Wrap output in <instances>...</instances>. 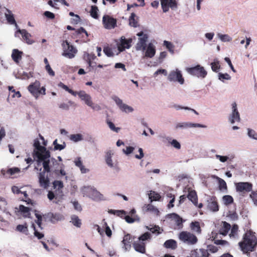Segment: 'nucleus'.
<instances>
[{
  "instance_id": "61",
  "label": "nucleus",
  "mask_w": 257,
  "mask_h": 257,
  "mask_svg": "<svg viewBox=\"0 0 257 257\" xmlns=\"http://www.w3.org/2000/svg\"><path fill=\"white\" fill-rule=\"evenodd\" d=\"M124 218L125 221L128 223H132L136 220H139V218L137 215H135L134 217H131L129 215H126Z\"/></svg>"
},
{
  "instance_id": "11",
  "label": "nucleus",
  "mask_w": 257,
  "mask_h": 257,
  "mask_svg": "<svg viewBox=\"0 0 257 257\" xmlns=\"http://www.w3.org/2000/svg\"><path fill=\"white\" fill-rule=\"evenodd\" d=\"M111 98L122 112L130 113L134 111V109L133 107L123 103L122 100L117 96L113 95L111 96Z\"/></svg>"
},
{
  "instance_id": "3",
  "label": "nucleus",
  "mask_w": 257,
  "mask_h": 257,
  "mask_svg": "<svg viewBox=\"0 0 257 257\" xmlns=\"http://www.w3.org/2000/svg\"><path fill=\"white\" fill-rule=\"evenodd\" d=\"M81 192L83 196H86L94 201L105 200L104 196L92 186H84L81 188Z\"/></svg>"
},
{
  "instance_id": "33",
  "label": "nucleus",
  "mask_w": 257,
  "mask_h": 257,
  "mask_svg": "<svg viewBox=\"0 0 257 257\" xmlns=\"http://www.w3.org/2000/svg\"><path fill=\"white\" fill-rule=\"evenodd\" d=\"M22 52L18 49H14L12 54V58L13 60L16 63H18L21 58V54Z\"/></svg>"
},
{
  "instance_id": "29",
  "label": "nucleus",
  "mask_w": 257,
  "mask_h": 257,
  "mask_svg": "<svg viewBox=\"0 0 257 257\" xmlns=\"http://www.w3.org/2000/svg\"><path fill=\"white\" fill-rule=\"evenodd\" d=\"M5 17L7 21L10 24L15 25L16 28L18 29V26L16 22L14 16L11 11L7 9V12L5 13Z\"/></svg>"
},
{
  "instance_id": "32",
  "label": "nucleus",
  "mask_w": 257,
  "mask_h": 257,
  "mask_svg": "<svg viewBox=\"0 0 257 257\" xmlns=\"http://www.w3.org/2000/svg\"><path fill=\"white\" fill-rule=\"evenodd\" d=\"M222 225L220 229V233L226 235L230 229V225L226 222H222Z\"/></svg>"
},
{
  "instance_id": "40",
  "label": "nucleus",
  "mask_w": 257,
  "mask_h": 257,
  "mask_svg": "<svg viewBox=\"0 0 257 257\" xmlns=\"http://www.w3.org/2000/svg\"><path fill=\"white\" fill-rule=\"evenodd\" d=\"M137 16L134 13H132L129 18V24L130 25L136 28L138 27V22L137 21Z\"/></svg>"
},
{
  "instance_id": "53",
  "label": "nucleus",
  "mask_w": 257,
  "mask_h": 257,
  "mask_svg": "<svg viewBox=\"0 0 257 257\" xmlns=\"http://www.w3.org/2000/svg\"><path fill=\"white\" fill-rule=\"evenodd\" d=\"M98 11V9L96 6H91V10L90 12L91 16L94 19H97L98 17V14H97Z\"/></svg>"
},
{
  "instance_id": "9",
  "label": "nucleus",
  "mask_w": 257,
  "mask_h": 257,
  "mask_svg": "<svg viewBox=\"0 0 257 257\" xmlns=\"http://www.w3.org/2000/svg\"><path fill=\"white\" fill-rule=\"evenodd\" d=\"M179 238L181 241L188 245H194L198 241L196 235L186 231L181 232L179 234Z\"/></svg>"
},
{
  "instance_id": "55",
  "label": "nucleus",
  "mask_w": 257,
  "mask_h": 257,
  "mask_svg": "<svg viewBox=\"0 0 257 257\" xmlns=\"http://www.w3.org/2000/svg\"><path fill=\"white\" fill-rule=\"evenodd\" d=\"M238 226L237 225H233L231 229V232L229 234L230 237L235 238L237 236Z\"/></svg>"
},
{
  "instance_id": "49",
  "label": "nucleus",
  "mask_w": 257,
  "mask_h": 257,
  "mask_svg": "<svg viewBox=\"0 0 257 257\" xmlns=\"http://www.w3.org/2000/svg\"><path fill=\"white\" fill-rule=\"evenodd\" d=\"M222 201L224 204L228 205L231 204L233 201L232 197L230 195H224L222 197Z\"/></svg>"
},
{
  "instance_id": "38",
  "label": "nucleus",
  "mask_w": 257,
  "mask_h": 257,
  "mask_svg": "<svg viewBox=\"0 0 257 257\" xmlns=\"http://www.w3.org/2000/svg\"><path fill=\"white\" fill-rule=\"evenodd\" d=\"M190 228L191 230L198 233H200L201 230L200 226V224L198 222H192L190 224Z\"/></svg>"
},
{
  "instance_id": "6",
  "label": "nucleus",
  "mask_w": 257,
  "mask_h": 257,
  "mask_svg": "<svg viewBox=\"0 0 257 257\" xmlns=\"http://www.w3.org/2000/svg\"><path fill=\"white\" fill-rule=\"evenodd\" d=\"M77 95L79 96L82 101H83L87 106L90 107L93 110L99 111L101 109V107L98 104L93 102L91 96L84 91L81 90L77 92Z\"/></svg>"
},
{
  "instance_id": "16",
  "label": "nucleus",
  "mask_w": 257,
  "mask_h": 257,
  "mask_svg": "<svg viewBox=\"0 0 257 257\" xmlns=\"http://www.w3.org/2000/svg\"><path fill=\"white\" fill-rule=\"evenodd\" d=\"M161 4L164 13L168 12L170 8L175 10L177 8V3L176 0H161Z\"/></svg>"
},
{
  "instance_id": "59",
  "label": "nucleus",
  "mask_w": 257,
  "mask_h": 257,
  "mask_svg": "<svg viewBox=\"0 0 257 257\" xmlns=\"http://www.w3.org/2000/svg\"><path fill=\"white\" fill-rule=\"evenodd\" d=\"M218 79L220 81L224 82V80H230L231 79V77L227 73H218Z\"/></svg>"
},
{
  "instance_id": "22",
  "label": "nucleus",
  "mask_w": 257,
  "mask_h": 257,
  "mask_svg": "<svg viewBox=\"0 0 257 257\" xmlns=\"http://www.w3.org/2000/svg\"><path fill=\"white\" fill-rule=\"evenodd\" d=\"M156 47L152 43H149L146 47V49L144 51H142L144 53V58H153L156 54Z\"/></svg>"
},
{
  "instance_id": "28",
  "label": "nucleus",
  "mask_w": 257,
  "mask_h": 257,
  "mask_svg": "<svg viewBox=\"0 0 257 257\" xmlns=\"http://www.w3.org/2000/svg\"><path fill=\"white\" fill-rule=\"evenodd\" d=\"M48 216L50 218V221L53 223H55L58 221H61L64 219V216L58 213H49L48 214Z\"/></svg>"
},
{
  "instance_id": "25",
  "label": "nucleus",
  "mask_w": 257,
  "mask_h": 257,
  "mask_svg": "<svg viewBox=\"0 0 257 257\" xmlns=\"http://www.w3.org/2000/svg\"><path fill=\"white\" fill-rule=\"evenodd\" d=\"M17 33H20L24 40L25 41L26 43L28 44V45H32L35 42L34 40L30 39L31 37V35L26 30L23 29H18L17 31L15 33V36L17 37Z\"/></svg>"
},
{
  "instance_id": "51",
  "label": "nucleus",
  "mask_w": 257,
  "mask_h": 257,
  "mask_svg": "<svg viewBox=\"0 0 257 257\" xmlns=\"http://www.w3.org/2000/svg\"><path fill=\"white\" fill-rule=\"evenodd\" d=\"M145 208L147 211L153 212L157 215H158L159 213L158 209L152 204L146 205Z\"/></svg>"
},
{
  "instance_id": "2",
  "label": "nucleus",
  "mask_w": 257,
  "mask_h": 257,
  "mask_svg": "<svg viewBox=\"0 0 257 257\" xmlns=\"http://www.w3.org/2000/svg\"><path fill=\"white\" fill-rule=\"evenodd\" d=\"M257 244V239L251 231H247L243 238V241L239 243L240 247L244 252L252 251Z\"/></svg>"
},
{
  "instance_id": "57",
  "label": "nucleus",
  "mask_w": 257,
  "mask_h": 257,
  "mask_svg": "<svg viewBox=\"0 0 257 257\" xmlns=\"http://www.w3.org/2000/svg\"><path fill=\"white\" fill-rule=\"evenodd\" d=\"M8 203L6 199L4 197H0V210L2 211H6V207L7 206Z\"/></svg>"
},
{
  "instance_id": "12",
  "label": "nucleus",
  "mask_w": 257,
  "mask_h": 257,
  "mask_svg": "<svg viewBox=\"0 0 257 257\" xmlns=\"http://www.w3.org/2000/svg\"><path fill=\"white\" fill-rule=\"evenodd\" d=\"M35 214L36 216V217L37 218V220H36V223H37V225L38 226V228H36L35 227V225L34 223L32 224V227L33 228L34 230V235L35 237H36L38 239H40L42 238L44 235L42 232H41L39 231V228H40L41 230L42 229V227H41V224H42V215L40 214L37 210L35 211Z\"/></svg>"
},
{
  "instance_id": "60",
  "label": "nucleus",
  "mask_w": 257,
  "mask_h": 257,
  "mask_svg": "<svg viewBox=\"0 0 257 257\" xmlns=\"http://www.w3.org/2000/svg\"><path fill=\"white\" fill-rule=\"evenodd\" d=\"M107 124L109 128L115 133H118L120 130L119 127H115L114 124L109 120L107 121Z\"/></svg>"
},
{
  "instance_id": "54",
  "label": "nucleus",
  "mask_w": 257,
  "mask_h": 257,
  "mask_svg": "<svg viewBox=\"0 0 257 257\" xmlns=\"http://www.w3.org/2000/svg\"><path fill=\"white\" fill-rule=\"evenodd\" d=\"M174 108L176 110H179V109L187 110H189V111H192V112H194V113H195L197 115L198 114V113L195 109H194L193 108H190L189 107L182 106L181 105H174Z\"/></svg>"
},
{
  "instance_id": "58",
  "label": "nucleus",
  "mask_w": 257,
  "mask_h": 257,
  "mask_svg": "<svg viewBox=\"0 0 257 257\" xmlns=\"http://www.w3.org/2000/svg\"><path fill=\"white\" fill-rule=\"evenodd\" d=\"M164 45L166 46V47L171 53H174V46L171 42L167 41H164Z\"/></svg>"
},
{
  "instance_id": "62",
  "label": "nucleus",
  "mask_w": 257,
  "mask_h": 257,
  "mask_svg": "<svg viewBox=\"0 0 257 257\" xmlns=\"http://www.w3.org/2000/svg\"><path fill=\"white\" fill-rule=\"evenodd\" d=\"M249 197L251 198L253 205L255 206H257V192L252 191L249 195Z\"/></svg>"
},
{
  "instance_id": "30",
  "label": "nucleus",
  "mask_w": 257,
  "mask_h": 257,
  "mask_svg": "<svg viewBox=\"0 0 257 257\" xmlns=\"http://www.w3.org/2000/svg\"><path fill=\"white\" fill-rule=\"evenodd\" d=\"M215 157L218 159L221 163H225L227 161L232 162L235 158L234 155L231 154L228 156H221L219 155H215Z\"/></svg>"
},
{
  "instance_id": "15",
  "label": "nucleus",
  "mask_w": 257,
  "mask_h": 257,
  "mask_svg": "<svg viewBox=\"0 0 257 257\" xmlns=\"http://www.w3.org/2000/svg\"><path fill=\"white\" fill-rule=\"evenodd\" d=\"M228 120L231 124L240 120V115L237 110V104L235 102L232 104V112L228 117Z\"/></svg>"
},
{
  "instance_id": "24",
  "label": "nucleus",
  "mask_w": 257,
  "mask_h": 257,
  "mask_svg": "<svg viewBox=\"0 0 257 257\" xmlns=\"http://www.w3.org/2000/svg\"><path fill=\"white\" fill-rule=\"evenodd\" d=\"M207 208L212 212H216L219 210V206L215 197H209L207 200Z\"/></svg>"
},
{
  "instance_id": "20",
  "label": "nucleus",
  "mask_w": 257,
  "mask_h": 257,
  "mask_svg": "<svg viewBox=\"0 0 257 257\" xmlns=\"http://www.w3.org/2000/svg\"><path fill=\"white\" fill-rule=\"evenodd\" d=\"M47 173L45 172L40 171L39 174V182L40 186L45 189L47 188L50 184V180Z\"/></svg>"
},
{
  "instance_id": "41",
  "label": "nucleus",
  "mask_w": 257,
  "mask_h": 257,
  "mask_svg": "<svg viewBox=\"0 0 257 257\" xmlns=\"http://www.w3.org/2000/svg\"><path fill=\"white\" fill-rule=\"evenodd\" d=\"M69 139L75 143L83 140V136L80 134H73L69 136Z\"/></svg>"
},
{
  "instance_id": "1",
  "label": "nucleus",
  "mask_w": 257,
  "mask_h": 257,
  "mask_svg": "<svg viewBox=\"0 0 257 257\" xmlns=\"http://www.w3.org/2000/svg\"><path fill=\"white\" fill-rule=\"evenodd\" d=\"M40 140H34L32 156L35 162L34 169L38 171L57 174L60 164L56 159L51 156L50 152L47 149V141L39 135Z\"/></svg>"
},
{
  "instance_id": "44",
  "label": "nucleus",
  "mask_w": 257,
  "mask_h": 257,
  "mask_svg": "<svg viewBox=\"0 0 257 257\" xmlns=\"http://www.w3.org/2000/svg\"><path fill=\"white\" fill-rule=\"evenodd\" d=\"M217 36L220 40L223 42H230L232 40V38L227 34L218 33Z\"/></svg>"
},
{
  "instance_id": "56",
  "label": "nucleus",
  "mask_w": 257,
  "mask_h": 257,
  "mask_svg": "<svg viewBox=\"0 0 257 257\" xmlns=\"http://www.w3.org/2000/svg\"><path fill=\"white\" fill-rule=\"evenodd\" d=\"M172 215L174 216L176 223L177 225V226H178L180 228H182L183 222L182 218H181L179 215L175 213L173 214Z\"/></svg>"
},
{
  "instance_id": "23",
  "label": "nucleus",
  "mask_w": 257,
  "mask_h": 257,
  "mask_svg": "<svg viewBox=\"0 0 257 257\" xmlns=\"http://www.w3.org/2000/svg\"><path fill=\"white\" fill-rule=\"evenodd\" d=\"M40 88V82L38 81H36L35 82L31 84L28 86V90L36 98H38L39 96V90Z\"/></svg>"
},
{
  "instance_id": "35",
  "label": "nucleus",
  "mask_w": 257,
  "mask_h": 257,
  "mask_svg": "<svg viewBox=\"0 0 257 257\" xmlns=\"http://www.w3.org/2000/svg\"><path fill=\"white\" fill-rule=\"evenodd\" d=\"M214 178H215L216 179L218 182L219 190L221 191H224V190H227V185H226V183L225 182V181L217 176H214Z\"/></svg>"
},
{
  "instance_id": "26",
  "label": "nucleus",
  "mask_w": 257,
  "mask_h": 257,
  "mask_svg": "<svg viewBox=\"0 0 257 257\" xmlns=\"http://www.w3.org/2000/svg\"><path fill=\"white\" fill-rule=\"evenodd\" d=\"M74 163L76 167L79 168L80 171L82 174L88 173L90 170L89 169L86 168L82 163L80 157H77L74 160Z\"/></svg>"
},
{
  "instance_id": "50",
  "label": "nucleus",
  "mask_w": 257,
  "mask_h": 257,
  "mask_svg": "<svg viewBox=\"0 0 257 257\" xmlns=\"http://www.w3.org/2000/svg\"><path fill=\"white\" fill-rule=\"evenodd\" d=\"M58 85L59 87H61L62 88H63V89H64L66 91L68 92L69 93H70V94H71L73 96H76L77 95V92L76 91H74L72 89L69 88L67 86H66V85H65L63 83L60 82L58 84Z\"/></svg>"
},
{
  "instance_id": "52",
  "label": "nucleus",
  "mask_w": 257,
  "mask_h": 257,
  "mask_svg": "<svg viewBox=\"0 0 257 257\" xmlns=\"http://www.w3.org/2000/svg\"><path fill=\"white\" fill-rule=\"evenodd\" d=\"M247 135L250 139L257 140V133L253 130L248 128L247 129Z\"/></svg>"
},
{
  "instance_id": "17",
  "label": "nucleus",
  "mask_w": 257,
  "mask_h": 257,
  "mask_svg": "<svg viewBox=\"0 0 257 257\" xmlns=\"http://www.w3.org/2000/svg\"><path fill=\"white\" fill-rule=\"evenodd\" d=\"M235 188L237 192L245 193L252 190V185L249 182H239L235 184Z\"/></svg>"
},
{
  "instance_id": "36",
  "label": "nucleus",
  "mask_w": 257,
  "mask_h": 257,
  "mask_svg": "<svg viewBox=\"0 0 257 257\" xmlns=\"http://www.w3.org/2000/svg\"><path fill=\"white\" fill-rule=\"evenodd\" d=\"M16 230L23 233L27 235L29 234V230L26 223L25 224H19L17 225Z\"/></svg>"
},
{
  "instance_id": "42",
  "label": "nucleus",
  "mask_w": 257,
  "mask_h": 257,
  "mask_svg": "<svg viewBox=\"0 0 257 257\" xmlns=\"http://www.w3.org/2000/svg\"><path fill=\"white\" fill-rule=\"evenodd\" d=\"M84 58L86 60L89 67L91 66V61L96 58V56L94 54L85 53L84 55Z\"/></svg>"
},
{
  "instance_id": "5",
  "label": "nucleus",
  "mask_w": 257,
  "mask_h": 257,
  "mask_svg": "<svg viewBox=\"0 0 257 257\" xmlns=\"http://www.w3.org/2000/svg\"><path fill=\"white\" fill-rule=\"evenodd\" d=\"M167 79L171 82H178L180 85L184 84L185 82L182 71L178 68L171 70L167 74Z\"/></svg>"
},
{
  "instance_id": "18",
  "label": "nucleus",
  "mask_w": 257,
  "mask_h": 257,
  "mask_svg": "<svg viewBox=\"0 0 257 257\" xmlns=\"http://www.w3.org/2000/svg\"><path fill=\"white\" fill-rule=\"evenodd\" d=\"M191 127L206 128L207 126L200 123H192L190 122H179L177 123L175 126V128L176 129H187Z\"/></svg>"
},
{
  "instance_id": "39",
  "label": "nucleus",
  "mask_w": 257,
  "mask_h": 257,
  "mask_svg": "<svg viewBox=\"0 0 257 257\" xmlns=\"http://www.w3.org/2000/svg\"><path fill=\"white\" fill-rule=\"evenodd\" d=\"M210 65L212 71L215 72H218L220 68L219 61L217 59H214L213 62L210 64Z\"/></svg>"
},
{
  "instance_id": "31",
  "label": "nucleus",
  "mask_w": 257,
  "mask_h": 257,
  "mask_svg": "<svg viewBox=\"0 0 257 257\" xmlns=\"http://www.w3.org/2000/svg\"><path fill=\"white\" fill-rule=\"evenodd\" d=\"M188 198L194 204V205H197V195L194 190H191L189 192L187 195Z\"/></svg>"
},
{
  "instance_id": "7",
  "label": "nucleus",
  "mask_w": 257,
  "mask_h": 257,
  "mask_svg": "<svg viewBox=\"0 0 257 257\" xmlns=\"http://www.w3.org/2000/svg\"><path fill=\"white\" fill-rule=\"evenodd\" d=\"M137 36L138 37V39L135 46L136 50L141 52L145 51L148 44H147L149 39L148 35L143 31H141L137 34Z\"/></svg>"
},
{
  "instance_id": "27",
  "label": "nucleus",
  "mask_w": 257,
  "mask_h": 257,
  "mask_svg": "<svg viewBox=\"0 0 257 257\" xmlns=\"http://www.w3.org/2000/svg\"><path fill=\"white\" fill-rule=\"evenodd\" d=\"M16 209L24 217H30V209L29 207H26L23 205H20L18 208Z\"/></svg>"
},
{
  "instance_id": "14",
  "label": "nucleus",
  "mask_w": 257,
  "mask_h": 257,
  "mask_svg": "<svg viewBox=\"0 0 257 257\" xmlns=\"http://www.w3.org/2000/svg\"><path fill=\"white\" fill-rule=\"evenodd\" d=\"M133 40L132 38L126 39L124 36L121 37L117 42V46L119 52H122L128 49L132 46Z\"/></svg>"
},
{
  "instance_id": "43",
  "label": "nucleus",
  "mask_w": 257,
  "mask_h": 257,
  "mask_svg": "<svg viewBox=\"0 0 257 257\" xmlns=\"http://www.w3.org/2000/svg\"><path fill=\"white\" fill-rule=\"evenodd\" d=\"M55 174L59 178H61V177L64 176L65 180H68V176L66 175V173L64 169V165L62 164L60 165V169H58V172L57 173V174Z\"/></svg>"
},
{
  "instance_id": "8",
  "label": "nucleus",
  "mask_w": 257,
  "mask_h": 257,
  "mask_svg": "<svg viewBox=\"0 0 257 257\" xmlns=\"http://www.w3.org/2000/svg\"><path fill=\"white\" fill-rule=\"evenodd\" d=\"M185 70L188 74L198 78H204L207 74V72L200 65L192 67H187Z\"/></svg>"
},
{
  "instance_id": "13",
  "label": "nucleus",
  "mask_w": 257,
  "mask_h": 257,
  "mask_svg": "<svg viewBox=\"0 0 257 257\" xmlns=\"http://www.w3.org/2000/svg\"><path fill=\"white\" fill-rule=\"evenodd\" d=\"M114 152L112 150H108L105 153V161L106 165L111 169H116L118 166V162L114 156Z\"/></svg>"
},
{
  "instance_id": "4",
  "label": "nucleus",
  "mask_w": 257,
  "mask_h": 257,
  "mask_svg": "<svg viewBox=\"0 0 257 257\" xmlns=\"http://www.w3.org/2000/svg\"><path fill=\"white\" fill-rule=\"evenodd\" d=\"M151 238V234L150 232H146L141 235L138 240L135 241L133 243L134 247L135 250L141 253H145L146 242Z\"/></svg>"
},
{
  "instance_id": "45",
  "label": "nucleus",
  "mask_w": 257,
  "mask_h": 257,
  "mask_svg": "<svg viewBox=\"0 0 257 257\" xmlns=\"http://www.w3.org/2000/svg\"><path fill=\"white\" fill-rule=\"evenodd\" d=\"M20 172V169L17 167L9 168L7 170V173L9 175L8 178H10L11 176H14Z\"/></svg>"
},
{
  "instance_id": "10",
  "label": "nucleus",
  "mask_w": 257,
  "mask_h": 257,
  "mask_svg": "<svg viewBox=\"0 0 257 257\" xmlns=\"http://www.w3.org/2000/svg\"><path fill=\"white\" fill-rule=\"evenodd\" d=\"M63 53L62 55L69 59L74 58L77 52V49L72 45H70L67 41H65L62 43Z\"/></svg>"
},
{
  "instance_id": "34",
  "label": "nucleus",
  "mask_w": 257,
  "mask_h": 257,
  "mask_svg": "<svg viewBox=\"0 0 257 257\" xmlns=\"http://www.w3.org/2000/svg\"><path fill=\"white\" fill-rule=\"evenodd\" d=\"M164 245L166 248H171L173 249H175L177 246L176 241L173 239H169L166 240L164 242Z\"/></svg>"
},
{
  "instance_id": "48",
  "label": "nucleus",
  "mask_w": 257,
  "mask_h": 257,
  "mask_svg": "<svg viewBox=\"0 0 257 257\" xmlns=\"http://www.w3.org/2000/svg\"><path fill=\"white\" fill-rule=\"evenodd\" d=\"M53 145L54 146V150H59L61 151L63 150L66 147V144L64 142L62 144H58L57 143V140L56 139L53 143Z\"/></svg>"
},
{
  "instance_id": "19",
  "label": "nucleus",
  "mask_w": 257,
  "mask_h": 257,
  "mask_svg": "<svg viewBox=\"0 0 257 257\" xmlns=\"http://www.w3.org/2000/svg\"><path fill=\"white\" fill-rule=\"evenodd\" d=\"M102 22L105 28L107 29H113L116 25V20L108 15H105L103 17Z\"/></svg>"
},
{
  "instance_id": "47",
  "label": "nucleus",
  "mask_w": 257,
  "mask_h": 257,
  "mask_svg": "<svg viewBox=\"0 0 257 257\" xmlns=\"http://www.w3.org/2000/svg\"><path fill=\"white\" fill-rule=\"evenodd\" d=\"M53 187L57 189L58 191L61 192L62 193L61 189L63 188L64 185L62 181L60 180H55L53 183Z\"/></svg>"
},
{
  "instance_id": "37",
  "label": "nucleus",
  "mask_w": 257,
  "mask_h": 257,
  "mask_svg": "<svg viewBox=\"0 0 257 257\" xmlns=\"http://www.w3.org/2000/svg\"><path fill=\"white\" fill-rule=\"evenodd\" d=\"M71 222L77 227H80L81 225V221L79 217L75 215H73L71 217Z\"/></svg>"
},
{
  "instance_id": "46",
  "label": "nucleus",
  "mask_w": 257,
  "mask_h": 257,
  "mask_svg": "<svg viewBox=\"0 0 257 257\" xmlns=\"http://www.w3.org/2000/svg\"><path fill=\"white\" fill-rule=\"evenodd\" d=\"M108 212L109 214L116 215V216H120L121 217L126 214V212L124 210L109 209L108 210Z\"/></svg>"
},
{
  "instance_id": "21",
  "label": "nucleus",
  "mask_w": 257,
  "mask_h": 257,
  "mask_svg": "<svg viewBox=\"0 0 257 257\" xmlns=\"http://www.w3.org/2000/svg\"><path fill=\"white\" fill-rule=\"evenodd\" d=\"M133 238L130 234L125 235L121 242V246L124 251H129L131 248V243Z\"/></svg>"
},
{
  "instance_id": "63",
  "label": "nucleus",
  "mask_w": 257,
  "mask_h": 257,
  "mask_svg": "<svg viewBox=\"0 0 257 257\" xmlns=\"http://www.w3.org/2000/svg\"><path fill=\"white\" fill-rule=\"evenodd\" d=\"M170 145L177 150L180 149L181 147L180 143L175 139H173V141H171V142H170Z\"/></svg>"
},
{
  "instance_id": "64",
  "label": "nucleus",
  "mask_w": 257,
  "mask_h": 257,
  "mask_svg": "<svg viewBox=\"0 0 257 257\" xmlns=\"http://www.w3.org/2000/svg\"><path fill=\"white\" fill-rule=\"evenodd\" d=\"M103 52L108 57H112L114 55L111 49L108 47H104L103 49Z\"/></svg>"
}]
</instances>
